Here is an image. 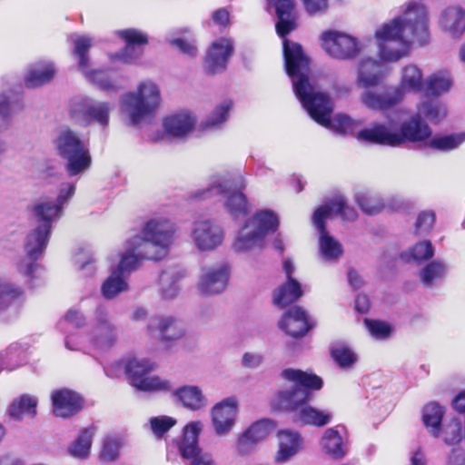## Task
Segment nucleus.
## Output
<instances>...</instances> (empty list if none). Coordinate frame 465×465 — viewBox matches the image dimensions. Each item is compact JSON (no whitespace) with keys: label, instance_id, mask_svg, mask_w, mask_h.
<instances>
[{"label":"nucleus","instance_id":"1","mask_svg":"<svg viewBox=\"0 0 465 465\" xmlns=\"http://www.w3.org/2000/svg\"><path fill=\"white\" fill-rule=\"evenodd\" d=\"M283 56L286 72L292 79L293 91L310 116L318 124L332 128L339 134L351 133L358 124L350 116L338 114L332 120L331 119V101L328 94L318 91L310 83L307 75L310 62L303 54L302 46L285 39Z\"/></svg>","mask_w":465,"mask_h":465},{"label":"nucleus","instance_id":"2","mask_svg":"<svg viewBox=\"0 0 465 465\" xmlns=\"http://www.w3.org/2000/svg\"><path fill=\"white\" fill-rule=\"evenodd\" d=\"M380 56L395 62L408 54L412 43L425 45L430 37L428 13L417 3L408 4L403 14L383 25L375 33Z\"/></svg>","mask_w":465,"mask_h":465},{"label":"nucleus","instance_id":"3","mask_svg":"<svg viewBox=\"0 0 465 465\" xmlns=\"http://www.w3.org/2000/svg\"><path fill=\"white\" fill-rule=\"evenodd\" d=\"M282 377L291 384L283 387L277 393L279 405L286 410L294 411L293 420L302 425L322 427L332 420V413L305 405L310 399L309 390H320L322 381L315 374L300 370L286 369Z\"/></svg>","mask_w":465,"mask_h":465},{"label":"nucleus","instance_id":"4","mask_svg":"<svg viewBox=\"0 0 465 465\" xmlns=\"http://www.w3.org/2000/svg\"><path fill=\"white\" fill-rule=\"evenodd\" d=\"M430 135V126L421 120L420 115H413L409 120L401 123L400 127L391 121L374 123L371 127L360 131L357 134V139L371 143L395 147L407 142H423Z\"/></svg>","mask_w":465,"mask_h":465},{"label":"nucleus","instance_id":"5","mask_svg":"<svg viewBox=\"0 0 465 465\" xmlns=\"http://www.w3.org/2000/svg\"><path fill=\"white\" fill-rule=\"evenodd\" d=\"M36 224L26 235L25 252L26 258L18 263L17 269L21 274L30 278L39 277L43 268L35 262L45 252L52 232L54 215L57 209L45 204H35L33 208Z\"/></svg>","mask_w":465,"mask_h":465},{"label":"nucleus","instance_id":"6","mask_svg":"<svg viewBox=\"0 0 465 465\" xmlns=\"http://www.w3.org/2000/svg\"><path fill=\"white\" fill-rule=\"evenodd\" d=\"M175 232V224L171 220L157 216L146 221L140 233L132 238L140 256L148 261H160L167 255Z\"/></svg>","mask_w":465,"mask_h":465},{"label":"nucleus","instance_id":"7","mask_svg":"<svg viewBox=\"0 0 465 465\" xmlns=\"http://www.w3.org/2000/svg\"><path fill=\"white\" fill-rule=\"evenodd\" d=\"M245 187L246 182L240 173L217 174L211 178L207 188L198 192L194 197L206 199L213 195H223L226 212L233 219H237L245 216L249 212L248 201L242 193Z\"/></svg>","mask_w":465,"mask_h":465},{"label":"nucleus","instance_id":"8","mask_svg":"<svg viewBox=\"0 0 465 465\" xmlns=\"http://www.w3.org/2000/svg\"><path fill=\"white\" fill-rule=\"evenodd\" d=\"M161 102L160 87L151 80H144L140 82L134 91L122 96L121 109L128 117L130 124L137 125L153 117Z\"/></svg>","mask_w":465,"mask_h":465},{"label":"nucleus","instance_id":"9","mask_svg":"<svg viewBox=\"0 0 465 465\" xmlns=\"http://www.w3.org/2000/svg\"><path fill=\"white\" fill-rule=\"evenodd\" d=\"M60 157L66 160V172L69 176L83 173L91 165L89 150L80 135L69 127H62L54 141Z\"/></svg>","mask_w":465,"mask_h":465},{"label":"nucleus","instance_id":"10","mask_svg":"<svg viewBox=\"0 0 465 465\" xmlns=\"http://www.w3.org/2000/svg\"><path fill=\"white\" fill-rule=\"evenodd\" d=\"M278 227L277 216L269 210L258 212L241 228L232 249L236 252H246L262 248L264 237Z\"/></svg>","mask_w":465,"mask_h":465},{"label":"nucleus","instance_id":"11","mask_svg":"<svg viewBox=\"0 0 465 465\" xmlns=\"http://www.w3.org/2000/svg\"><path fill=\"white\" fill-rule=\"evenodd\" d=\"M203 427L202 421L194 420L189 422L183 429L179 452L183 459L190 460L185 465H216L212 455L203 453L199 447L198 437Z\"/></svg>","mask_w":465,"mask_h":465},{"label":"nucleus","instance_id":"12","mask_svg":"<svg viewBox=\"0 0 465 465\" xmlns=\"http://www.w3.org/2000/svg\"><path fill=\"white\" fill-rule=\"evenodd\" d=\"M322 45L333 58L351 60L361 52V45L356 38L338 32L327 31L322 35Z\"/></svg>","mask_w":465,"mask_h":465},{"label":"nucleus","instance_id":"13","mask_svg":"<svg viewBox=\"0 0 465 465\" xmlns=\"http://www.w3.org/2000/svg\"><path fill=\"white\" fill-rule=\"evenodd\" d=\"M91 341L99 350H108L117 341V328L111 320L110 312L104 306L96 308L90 331Z\"/></svg>","mask_w":465,"mask_h":465},{"label":"nucleus","instance_id":"14","mask_svg":"<svg viewBox=\"0 0 465 465\" xmlns=\"http://www.w3.org/2000/svg\"><path fill=\"white\" fill-rule=\"evenodd\" d=\"M111 106L106 102H92L89 98H75L72 101L70 114L72 118L81 124L94 121L103 126L109 122Z\"/></svg>","mask_w":465,"mask_h":465},{"label":"nucleus","instance_id":"15","mask_svg":"<svg viewBox=\"0 0 465 465\" xmlns=\"http://www.w3.org/2000/svg\"><path fill=\"white\" fill-rule=\"evenodd\" d=\"M224 239L223 228L210 219H200L193 223L191 240L195 248L201 252L216 249Z\"/></svg>","mask_w":465,"mask_h":465},{"label":"nucleus","instance_id":"16","mask_svg":"<svg viewBox=\"0 0 465 465\" xmlns=\"http://www.w3.org/2000/svg\"><path fill=\"white\" fill-rule=\"evenodd\" d=\"M238 411V401L235 397L225 398L211 409L212 424L217 436L225 437L232 430Z\"/></svg>","mask_w":465,"mask_h":465},{"label":"nucleus","instance_id":"17","mask_svg":"<svg viewBox=\"0 0 465 465\" xmlns=\"http://www.w3.org/2000/svg\"><path fill=\"white\" fill-rule=\"evenodd\" d=\"M229 277L230 267L226 263L206 266L202 270L197 288L203 295L222 293L227 287Z\"/></svg>","mask_w":465,"mask_h":465},{"label":"nucleus","instance_id":"18","mask_svg":"<svg viewBox=\"0 0 465 465\" xmlns=\"http://www.w3.org/2000/svg\"><path fill=\"white\" fill-rule=\"evenodd\" d=\"M328 214L325 207H318L312 217L313 226L319 232V248L325 260H337L342 254L341 244L334 239L326 230L323 216Z\"/></svg>","mask_w":465,"mask_h":465},{"label":"nucleus","instance_id":"19","mask_svg":"<svg viewBox=\"0 0 465 465\" xmlns=\"http://www.w3.org/2000/svg\"><path fill=\"white\" fill-rule=\"evenodd\" d=\"M386 75L383 64L372 57L363 56L356 64L355 84L358 88L378 86Z\"/></svg>","mask_w":465,"mask_h":465},{"label":"nucleus","instance_id":"20","mask_svg":"<svg viewBox=\"0 0 465 465\" xmlns=\"http://www.w3.org/2000/svg\"><path fill=\"white\" fill-rule=\"evenodd\" d=\"M74 45V54L79 58V70L91 81L95 83L102 89H109L112 84L104 71H88L89 58L86 55L92 45V41L86 36L74 35L71 36Z\"/></svg>","mask_w":465,"mask_h":465},{"label":"nucleus","instance_id":"21","mask_svg":"<svg viewBox=\"0 0 465 465\" xmlns=\"http://www.w3.org/2000/svg\"><path fill=\"white\" fill-rule=\"evenodd\" d=\"M147 331L150 335H155L163 341L178 340L184 334L183 323L170 315L151 317L147 324Z\"/></svg>","mask_w":465,"mask_h":465},{"label":"nucleus","instance_id":"22","mask_svg":"<svg viewBox=\"0 0 465 465\" xmlns=\"http://www.w3.org/2000/svg\"><path fill=\"white\" fill-rule=\"evenodd\" d=\"M279 327L292 337L303 336L311 328L305 311L298 306L290 308L279 322Z\"/></svg>","mask_w":465,"mask_h":465},{"label":"nucleus","instance_id":"23","mask_svg":"<svg viewBox=\"0 0 465 465\" xmlns=\"http://www.w3.org/2000/svg\"><path fill=\"white\" fill-rule=\"evenodd\" d=\"M232 53V45L228 39H220L210 47L205 57V69L211 74H217L226 68L228 59Z\"/></svg>","mask_w":465,"mask_h":465},{"label":"nucleus","instance_id":"24","mask_svg":"<svg viewBox=\"0 0 465 465\" xmlns=\"http://www.w3.org/2000/svg\"><path fill=\"white\" fill-rule=\"evenodd\" d=\"M52 401L54 414L62 418H67L82 408L80 396L67 389L54 391Z\"/></svg>","mask_w":465,"mask_h":465},{"label":"nucleus","instance_id":"25","mask_svg":"<svg viewBox=\"0 0 465 465\" xmlns=\"http://www.w3.org/2000/svg\"><path fill=\"white\" fill-rule=\"evenodd\" d=\"M398 94L399 91H395L393 87L387 89L383 93L364 89L361 94V101L366 107L371 110L385 111L392 108L401 101Z\"/></svg>","mask_w":465,"mask_h":465},{"label":"nucleus","instance_id":"26","mask_svg":"<svg viewBox=\"0 0 465 465\" xmlns=\"http://www.w3.org/2000/svg\"><path fill=\"white\" fill-rule=\"evenodd\" d=\"M119 35L126 42L124 50L118 54L125 64H130L139 58L143 54V47L147 44V37L135 29H126L119 32Z\"/></svg>","mask_w":465,"mask_h":465},{"label":"nucleus","instance_id":"27","mask_svg":"<svg viewBox=\"0 0 465 465\" xmlns=\"http://www.w3.org/2000/svg\"><path fill=\"white\" fill-rule=\"evenodd\" d=\"M302 449V439L298 432L284 430L278 433V450L274 456L277 463H285Z\"/></svg>","mask_w":465,"mask_h":465},{"label":"nucleus","instance_id":"28","mask_svg":"<svg viewBox=\"0 0 465 465\" xmlns=\"http://www.w3.org/2000/svg\"><path fill=\"white\" fill-rule=\"evenodd\" d=\"M422 87L421 70L415 64H408L401 69L400 85L393 89L399 91V97L402 100L407 93H420Z\"/></svg>","mask_w":465,"mask_h":465},{"label":"nucleus","instance_id":"29","mask_svg":"<svg viewBox=\"0 0 465 465\" xmlns=\"http://www.w3.org/2000/svg\"><path fill=\"white\" fill-rule=\"evenodd\" d=\"M193 115L188 112H180L166 117L163 121L165 132L173 137H183L194 127Z\"/></svg>","mask_w":465,"mask_h":465},{"label":"nucleus","instance_id":"30","mask_svg":"<svg viewBox=\"0 0 465 465\" xmlns=\"http://www.w3.org/2000/svg\"><path fill=\"white\" fill-rule=\"evenodd\" d=\"M273 5L278 16L276 31L281 37H284L295 28L294 2L277 0Z\"/></svg>","mask_w":465,"mask_h":465},{"label":"nucleus","instance_id":"31","mask_svg":"<svg viewBox=\"0 0 465 465\" xmlns=\"http://www.w3.org/2000/svg\"><path fill=\"white\" fill-rule=\"evenodd\" d=\"M173 395L181 404L190 411H200L207 405L202 390L194 385H184L173 391Z\"/></svg>","mask_w":465,"mask_h":465},{"label":"nucleus","instance_id":"32","mask_svg":"<svg viewBox=\"0 0 465 465\" xmlns=\"http://www.w3.org/2000/svg\"><path fill=\"white\" fill-rule=\"evenodd\" d=\"M320 445L322 450L333 459H341L348 451L346 441L335 428H330L324 431Z\"/></svg>","mask_w":465,"mask_h":465},{"label":"nucleus","instance_id":"33","mask_svg":"<svg viewBox=\"0 0 465 465\" xmlns=\"http://www.w3.org/2000/svg\"><path fill=\"white\" fill-rule=\"evenodd\" d=\"M184 277V272L178 268L168 269L160 277V293L164 300L174 299L179 292V282Z\"/></svg>","mask_w":465,"mask_h":465},{"label":"nucleus","instance_id":"34","mask_svg":"<svg viewBox=\"0 0 465 465\" xmlns=\"http://www.w3.org/2000/svg\"><path fill=\"white\" fill-rule=\"evenodd\" d=\"M36 398L24 394L12 401L8 413L11 418L16 420H22L25 418H34L36 415Z\"/></svg>","mask_w":465,"mask_h":465},{"label":"nucleus","instance_id":"35","mask_svg":"<svg viewBox=\"0 0 465 465\" xmlns=\"http://www.w3.org/2000/svg\"><path fill=\"white\" fill-rule=\"evenodd\" d=\"M440 25L451 35H461L465 31V12L460 7H449L444 10Z\"/></svg>","mask_w":465,"mask_h":465},{"label":"nucleus","instance_id":"36","mask_svg":"<svg viewBox=\"0 0 465 465\" xmlns=\"http://www.w3.org/2000/svg\"><path fill=\"white\" fill-rule=\"evenodd\" d=\"M302 295V291L300 282L294 278H290L274 291L273 302L280 307H284L296 302Z\"/></svg>","mask_w":465,"mask_h":465},{"label":"nucleus","instance_id":"37","mask_svg":"<svg viewBox=\"0 0 465 465\" xmlns=\"http://www.w3.org/2000/svg\"><path fill=\"white\" fill-rule=\"evenodd\" d=\"M320 207H325L328 210V214L323 216L324 222L332 214L340 215L344 221H354L357 218V212L347 204L342 195L333 197Z\"/></svg>","mask_w":465,"mask_h":465},{"label":"nucleus","instance_id":"38","mask_svg":"<svg viewBox=\"0 0 465 465\" xmlns=\"http://www.w3.org/2000/svg\"><path fill=\"white\" fill-rule=\"evenodd\" d=\"M359 207L367 214L374 215L385 210V202L378 194L369 191H360L355 194Z\"/></svg>","mask_w":465,"mask_h":465},{"label":"nucleus","instance_id":"39","mask_svg":"<svg viewBox=\"0 0 465 465\" xmlns=\"http://www.w3.org/2000/svg\"><path fill=\"white\" fill-rule=\"evenodd\" d=\"M23 107L24 104L19 96L0 95V128L5 124L9 116L21 111ZM5 151V144L0 140V154Z\"/></svg>","mask_w":465,"mask_h":465},{"label":"nucleus","instance_id":"40","mask_svg":"<svg viewBox=\"0 0 465 465\" xmlns=\"http://www.w3.org/2000/svg\"><path fill=\"white\" fill-rule=\"evenodd\" d=\"M143 260H148V258L139 255V252L134 248V239L131 238L126 242V250L123 253L115 272L120 274L130 273L135 271Z\"/></svg>","mask_w":465,"mask_h":465},{"label":"nucleus","instance_id":"41","mask_svg":"<svg viewBox=\"0 0 465 465\" xmlns=\"http://www.w3.org/2000/svg\"><path fill=\"white\" fill-rule=\"evenodd\" d=\"M442 417L443 409L435 402L429 403L423 408V423L430 430V434L435 438L440 435V424Z\"/></svg>","mask_w":465,"mask_h":465},{"label":"nucleus","instance_id":"42","mask_svg":"<svg viewBox=\"0 0 465 465\" xmlns=\"http://www.w3.org/2000/svg\"><path fill=\"white\" fill-rule=\"evenodd\" d=\"M75 193V185L74 183H62L55 203L47 199H40L35 204H45L49 207L57 209V213L54 215V221H57L63 215V208L65 203L74 196Z\"/></svg>","mask_w":465,"mask_h":465},{"label":"nucleus","instance_id":"43","mask_svg":"<svg viewBox=\"0 0 465 465\" xmlns=\"http://www.w3.org/2000/svg\"><path fill=\"white\" fill-rule=\"evenodd\" d=\"M54 75V69L51 64H39L29 69L25 77V84L34 88L51 81Z\"/></svg>","mask_w":465,"mask_h":465},{"label":"nucleus","instance_id":"44","mask_svg":"<svg viewBox=\"0 0 465 465\" xmlns=\"http://www.w3.org/2000/svg\"><path fill=\"white\" fill-rule=\"evenodd\" d=\"M154 369L155 363L148 359L134 358L129 360L125 365V372L132 385H134L136 380H141Z\"/></svg>","mask_w":465,"mask_h":465},{"label":"nucleus","instance_id":"45","mask_svg":"<svg viewBox=\"0 0 465 465\" xmlns=\"http://www.w3.org/2000/svg\"><path fill=\"white\" fill-rule=\"evenodd\" d=\"M451 79L448 73L438 72L430 75L425 81V92L427 95H440L448 92L451 86Z\"/></svg>","mask_w":465,"mask_h":465},{"label":"nucleus","instance_id":"46","mask_svg":"<svg viewBox=\"0 0 465 465\" xmlns=\"http://www.w3.org/2000/svg\"><path fill=\"white\" fill-rule=\"evenodd\" d=\"M23 296L22 288L0 277V311L7 309Z\"/></svg>","mask_w":465,"mask_h":465},{"label":"nucleus","instance_id":"47","mask_svg":"<svg viewBox=\"0 0 465 465\" xmlns=\"http://www.w3.org/2000/svg\"><path fill=\"white\" fill-rule=\"evenodd\" d=\"M133 386L142 391L169 392L173 390L172 382L159 376L145 375L141 380H136Z\"/></svg>","mask_w":465,"mask_h":465},{"label":"nucleus","instance_id":"48","mask_svg":"<svg viewBox=\"0 0 465 465\" xmlns=\"http://www.w3.org/2000/svg\"><path fill=\"white\" fill-rule=\"evenodd\" d=\"M124 446V439L118 435H108L103 440L100 460L104 462H113L118 460L120 450Z\"/></svg>","mask_w":465,"mask_h":465},{"label":"nucleus","instance_id":"49","mask_svg":"<svg viewBox=\"0 0 465 465\" xmlns=\"http://www.w3.org/2000/svg\"><path fill=\"white\" fill-rule=\"evenodd\" d=\"M434 255V248L430 241H422L405 251L401 257L407 262H420Z\"/></svg>","mask_w":465,"mask_h":465},{"label":"nucleus","instance_id":"50","mask_svg":"<svg viewBox=\"0 0 465 465\" xmlns=\"http://www.w3.org/2000/svg\"><path fill=\"white\" fill-rule=\"evenodd\" d=\"M445 106L438 100H426L418 106L420 117L424 116L430 122L438 123L446 116Z\"/></svg>","mask_w":465,"mask_h":465},{"label":"nucleus","instance_id":"51","mask_svg":"<svg viewBox=\"0 0 465 465\" xmlns=\"http://www.w3.org/2000/svg\"><path fill=\"white\" fill-rule=\"evenodd\" d=\"M94 430L84 429L69 449L70 454L75 458L84 459L89 455Z\"/></svg>","mask_w":465,"mask_h":465},{"label":"nucleus","instance_id":"52","mask_svg":"<svg viewBox=\"0 0 465 465\" xmlns=\"http://www.w3.org/2000/svg\"><path fill=\"white\" fill-rule=\"evenodd\" d=\"M128 289V283L117 272H114L110 277H108L102 285L101 291L103 296L111 300L116 297L121 292H125Z\"/></svg>","mask_w":465,"mask_h":465},{"label":"nucleus","instance_id":"53","mask_svg":"<svg viewBox=\"0 0 465 465\" xmlns=\"http://www.w3.org/2000/svg\"><path fill=\"white\" fill-rule=\"evenodd\" d=\"M446 265L440 261H433L427 264L420 272L422 283L431 287L433 281L441 278L446 272Z\"/></svg>","mask_w":465,"mask_h":465},{"label":"nucleus","instance_id":"54","mask_svg":"<svg viewBox=\"0 0 465 465\" xmlns=\"http://www.w3.org/2000/svg\"><path fill=\"white\" fill-rule=\"evenodd\" d=\"M465 142V134H455L435 137L430 140V146L440 151H450Z\"/></svg>","mask_w":465,"mask_h":465},{"label":"nucleus","instance_id":"55","mask_svg":"<svg viewBox=\"0 0 465 465\" xmlns=\"http://www.w3.org/2000/svg\"><path fill=\"white\" fill-rule=\"evenodd\" d=\"M231 108L232 102H223L216 107L213 114L204 122L202 123V127L203 129L218 127L224 121H226L228 113L231 110Z\"/></svg>","mask_w":465,"mask_h":465},{"label":"nucleus","instance_id":"56","mask_svg":"<svg viewBox=\"0 0 465 465\" xmlns=\"http://www.w3.org/2000/svg\"><path fill=\"white\" fill-rule=\"evenodd\" d=\"M176 423L174 418L165 415L152 417L149 420L150 430L157 439L162 438Z\"/></svg>","mask_w":465,"mask_h":465},{"label":"nucleus","instance_id":"57","mask_svg":"<svg viewBox=\"0 0 465 465\" xmlns=\"http://www.w3.org/2000/svg\"><path fill=\"white\" fill-rule=\"evenodd\" d=\"M331 356L341 368H350L357 361L356 354L347 346L338 345L331 349Z\"/></svg>","mask_w":465,"mask_h":465},{"label":"nucleus","instance_id":"58","mask_svg":"<svg viewBox=\"0 0 465 465\" xmlns=\"http://www.w3.org/2000/svg\"><path fill=\"white\" fill-rule=\"evenodd\" d=\"M274 429L273 422L263 419L252 423L246 430L258 444L263 440Z\"/></svg>","mask_w":465,"mask_h":465},{"label":"nucleus","instance_id":"59","mask_svg":"<svg viewBox=\"0 0 465 465\" xmlns=\"http://www.w3.org/2000/svg\"><path fill=\"white\" fill-rule=\"evenodd\" d=\"M443 440L447 444L458 443L462 439V425L461 421L453 419L450 422L443 427L442 430Z\"/></svg>","mask_w":465,"mask_h":465},{"label":"nucleus","instance_id":"60","mask_svg":"<svg viewBox=\"0 0 465 465\" xmlns=\"http://www.w3.org/2000/svg\"><path fill=\"white\" fill-rule=\"evenodd\" d=\"M256 445L257 443L252 439V437L248 433L247 430H244L238 436L235 449L240 456H245L250 454L254 450Z\"/></svg>","mask_w":465,"mask_h":465},{"label":"nucleus","instance_id":"61","mask_svg":"<svg viewBox=\"0 0 465 465\" xmlns=\"http://www.w3.org/2000/svg\"><path fill=\"white\" fill-rule=\"evenodd\" d=\"M435 222V214L433 212H422L419 214L415 228L419 233L428 232L433 226Z\"/></svg>","mask_w":465,"mask_h":465},{"label":"nucleus","instance_id":"62","mask_svg":"<svg viewBox=\"0 0 465 465\" xmlns=\"http://www.w3.org/2000/svg\"><path fill=\"white\" fill-rule=\"evenodd\" d=\"M365 324L371 334L377 339H384L391 332L389 325L379 321L365 320Z\"/></svg>","mask_w":465,"mask_h":465},{"label":"nucleus","instance_id":"63","mask_svg":"<svg viewBox=\"0 0 465 465\" xmlns=\"http://www.w3.org/2000/svg\"><path fill=\"white\" fill-rule=\"evenodd\" d=\"M18 356V348L16 345H12L0 355L2 368L12 369L16 365L15 361Z\"/></svg>","mask_w":465,"mask_h":465},{"label":"nucleus","instance_id":"64","mask_svg":"<svg viewBox=\"0 0 465 465\" xmlns=\"http://www.w3.org/2000/svg\"><path fill=\"white\" fill-rule=\"evenodd\" d=\"M263 362V357L258 352H245L242 357V365L248 369L259 368Z\"/></svg>","mask_w":465,"mask_h":465}]
</instances>
